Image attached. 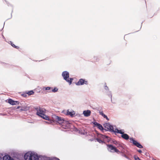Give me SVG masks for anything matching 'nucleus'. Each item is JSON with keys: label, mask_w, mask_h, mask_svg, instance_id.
<instances>
[{"label": "nucleus", "mask_w": 160, "mask_h": 160, "mask_svg": "<svg viewBox=\"0 0 160 160\" xmlns=\"http://www.w3.org/2000/svg\"><path fill=\"white\" fill-rule=\"evenodd\" d=\"M25 160H39V157L38 155L34 152H28L24 156Z\"/></svg>", "instance_id": "obj_1"}, {"label": "nucleus", "mask_w": 160, "mask_h": 160, "mask_svg": "<svg viewBox=\"0 0 160 160\" xmlns=\"http://www.w3.org/2000/svg\"><path fill=\"white\" fill-rule=\"evenodd\" d=\"M54 119L62 126L63 128H66L69 127L70 123L68 121L64 120L63 118L55 116Z\"/></svg>", "instance_id": "obj_2"}, {"label": "nucleus", "mask_w": 160, "mask_h": 160, "mask_svg": "<svg viewBox=\"0 0 160 160\" xmlns=\"http://www.w3.org/2000/svg\"><path fill=\"white\" fill-rule=\"evenodd\" d=\"M35 109L37 111V114L38 115L45 120H49V117L45 115L46 110L45 109L40 107H37L35 108Z\"/></svg>", "instance_id": "obj_3"}, {"label": "nucleus", "mask_w": 160, "mask_h": 160, "mask_svg": "<svg viewBox=\"0 0 160 160\" xmlns=\"http://www.w3.org/2000/svg\"><path fill=\"white\" fill-rule=\"evenodd\" d=\"M62 76L63 78L67 82H68L69 85L71 84L72 80V78H69V74L68 72L67 71H64L62 73Z\"/></svg>", "instance_id": "obj_4"}, {"label": "nucleus", "mask_w": 160, "mask_h": 160, "mask_svg": "<svg viewBox=\"0 0 160 160\" xmlns=\"http://www.w3.org/2000/svg\"><path fill=\"white\" fill-rule=\"evenodd\" d=\"M104 126L105 128V130L107 131H110L112 132H113L114 130V128L109 123L105 124Z\"/></svg>", "instance_id": "obj_5"}, {"label": "nucleus", "mask_w": 160, "mask_h": 160, "mask_svg": "<svg viewBox=\"0 0 160 160\" xmlns=\"http://www.w3.org/2000/svg\"><path fill=\"white\" fill-rule=\"evenodd\" d=\"M107 146L108 147V149L111 152H119V151L118 149H117L115 147H113L111 145H108Z\"/></svg>", "instance_id": "obj_6"}, {"label": "nucleus", "mask_w": 160, "mask_h": 160, "mask_svg": "<svg viewBox=\"0 0 160 160\" xmlns=\"http://www.w3.org/2000/svg\"><path fill=\"white\" fill-rule=\"evenodd\" d=\"M130 141L133 143V144L139 148H142L143 147L138 142L135 140L133 138H130Z\"/></svg>", "instance_id": "obj_7"}, {"label": "nucleus", "mask_w": 160, "mask_h": 160, "mask_svg": "<svg viewBox=\"0 0 160 160\" xmlns=\"http://www.w3.org/2000/svg\"><path fill=\"white\" fill-rule=\"evenodd\" d=\"M84 83L85 84H87V81H85L84 80L82 79H81L76 84L77 85H81L83 84Z\"/></svg>", "instance_id": "obj_8"}, {"label": "nucleus", "mask_w": 160, "mask_h": 160, "mask_svg": "<svg viewBox=\"0 0 160 160\" xmlns=\"http://www.w3.org/2000/svg\"><path fill=\"white\" fill-rule=\"evenodd\" d=\"M8 103L12 105L19 104V102L17 101H14L11 99H9L8 101Z\"/></svg>", "instance_id": "obj_9"}, {"label": "nucleus", "mask_w": 160, "mask_h": 160, "mask_svg": "<svg viewBox=\"0 0 160 160\" xmlns=\"http://www.w3.org/2000/svg\"><path fill=\"white\" fill-rule=\"evenodd\" d=\"M41 159H42V160H60L58 158H57L52 159L49 157H48L44 156H42Z\"/></svg>", "instance_id": "obj_10"}, {"label": "nucleus", "mask_w": 160, "mask_h": 160, "mask_svg": "<svg viewBox=\"0 0 160 160\" xmlns=\"http://www.w3.org/2000/svg\"><path fill=\"white\" fill-rule=\"evenodd\" d=\"M91 113V111L90 110H85L83 111V114L84 116L88 117L89 116Z\"/></svg>", "instance_id": "obj_11"}, {"label": "nucleus", "mask_w": 160, "mask_h": 160, "mask_svg": "<svg viewBox=\"0 0 160 160\" xmlns=\"http://www.w3.org/2000/svg\"><path fill=\"white\" fill-rule=\"evenodd\" d=\"M93 124L95 126H97L98 128L100 130H104V128L100 124L96 122H93Z\"/></svg>", "instance_id": "obj_12"}, {"label": "nucleus", "mask_w": 160, "mask_h": 160, "mask_svg": "<svg viewBox=\"0 0 160 160\" xmlns=\"http://www.w3.org/2000/svg\"><path fill=\"white\" fill-rule=\"evenodd\" d=\"M2 160H14L11 157L8 155H5L2 158Z\"/></svg>", "instance_id": "obj_13"}, {"label": "nucleus", "mask_w": 160, "mask_h": 160, "mask_svg": "<svg viewBox=\"0 0 160 160\" xmlns=\"http://www.w3.org/2000/svg\"><path fill=\"white\" fill-rule=\"evenodd\" d=\"M99 112L100 115H102L103 118H106L107 120H109V119L108 118L107 116L103 113L102 111L99 110Z\"/></svg>", "instance_id": "obj_14"}, {"label": "nucleus", "mask_w": 160, "mask_h": 160, "mask_svg": "<svg viewBox=\"0 0 160 160\" xmlns=\"http://www.w3.org/2000/svg\"><path fill=\"white\" fill-rule=\"evenodd\" d=\"M75 113L73 111L72 112L71 111H69V110H68L67 111L66 114L68 115H70L71 117H72L73 116V115Z\"/></svg>", "instance_id": "obj_15"}, {"label": "nucleus", "mask_w": 160, "mask_h": 160, "mask_svg": "<svg viewBox=\"0 0 160 160\" xmlns=\"http://www.w3.org/2000/svg\"><path fill=\"white\" fill-rule=\"evenodd\" d=\"M113 132L120 133L122 135L124 133V132L122 131V130H119L117 128H115L114 129Z\"/></svg>", "instance_id": "obj_16"}, {"label": "nucleus", "mask_w": 160, "mask_h": 160, "mask_svg": "<svg viewBox=\"0 0 160 160\" xmlns=\"http://www.w3.org/2000/svg\"><path fill=\"white\" fill-rule=\"evenodd\" d=\"M121 137L122 138L126 140H128L129 138L128 135L126 133H124L122 135Z\"/></svg>", "instance_id": "obj_17"}, {"label": "nucleus", "mask_w": 160, "mask_h": 160, "mask_svg": "<svg viewBox=\"0 0 160 160\" xmlns=\"http://www.w3.org/2000/svg\"><path fill=\"white\" fill-rule=\"evenodd\" d=\"M29 109V107L28 106H24L22 107L20 109L21 111H27Z\"/></svg>", "instance_id": "obj_18"}, {"label": "nucleus", "mask_w": 160, "mask_h": 160, "mask_svg": "<svg viewBox=\"0 0 160 160\" xmlns=\"http://www.w3.org/2000/svg\"><path fill=\"white\" fill-rule=\"evenodd\" d=\"M101 137L104 139H107V141L109 140V138L106 136L101 135Z\"/></svg>", "instance_id": "obj_19"}, {"label": "nucleus", "mask_w": 160, "mask_h": 160, "mask_svg": "<svg viewBox=\"0 0 160 160\" xmlns=\"http://www.w3.org/2000/svg\"><path fill=\"white\" fill-rule=\"evenodd\" d=\"M34 92L32 90H31L27 92V93L29 95H30L33 94H34Z\"/></svg>", "instance_id": "obj_20"}, {"label": "nucleus", "mask_w": 160, "mask_h": 160, "mask_svg": "<svg viewBox=\"0 0 160 160\" xmlns=\"http://www.w3.org/2000/svg\"><path fill=\"white\" fill-rule=\"evenodd\" d=\"M58 90V89L57 88H54V89H52L51 90V91L53 92H57Z\"/></svg>", "instance_id": "obj_21"}, {"label": "nucleus", "mask_w": 160, "mask_h": 160, "mask_svg": "<svg viewBox=\"0 0 160 160\" xmlns=\"http://www.w3.org/2000/svg\"><path fill=\"white\" fill-rule=\"evenodd\" d=\"M96 140H97V141L99 142L100 143H102L103 142V141L102 140L99 138H97L96 139Z\"/></svg>", "instance_id": "obj_22"}, {"label": "nucleus", "mask_w": 160, "mask_h": 160, "mask_svg": "<svg viewBox=\"0 0 160 160\" xmlns=\"http://www.w3.org/2000/svg\"><path fill=\"white\" fill-rule=\"evenodd\" d=\"M51 88L50 87H44L43 88V89H45L46 90H50Z\"/></svg>", "instance_id": "obj_23"}, {"label": "nucleus", "mask_w": 160, "mask_h": 160, "mask_svg": "<svg viewBox=\"0 0 160 160\" xmlns=\"http://www.w3.org/2000/svg\"><path fill=\"white\" fill-rule=\"evenodd\" d=\"M134 158L135 160H140V159L138 157H135Z\"/></svg>", "instance_id": "obj_24"}, {"label": "nucleus", "mask_w": 160, "mask_h": 160, "mask_svg": "<svg viewBox=\"0 0 160 160\" xmlns=\"http://www.w3.org/2000/svg\"><path fill=\"white\" fill-rule=\"evenodd\" d=\"M11 42V45L13 47H14V48H17V46H16L14 44H12V43Z\"/></svg>", "instance_id": "obj_25"}, {"label": "nucleus", "mask_w": 160, "mask_h": 160, "mask_svg": "<svg viewBox=\"0 0 160 160\" xmlns=\"http://www.w3.org/2000/svg\"><path fill=\"white\" fill-rule=\"evenodd\" d=\"M104 88L106 90H108V87L107 86H105L104 87Z\"/></svg>", "instance_id": "obj_26"}, {"label": "nucleus", "mask_w": 160, "mask_h": 160, "mask_svg": "<svg viewBox=\"0 0 160 160\" xmlns=\"http://www.w3.org/2000/svg\"><path fill=\"white\" fill-rule=\"evenodd\" d=\"M138 151L139 153H141L142 152V151L141 150H138Z\"/></svg>", "instance_id": "obj_27"}, {"label": "nucleus", "mask_w": 160, "mask_h": 160, "mask_svg": "<svg viewBox=\"0 0 160 160\" xmlns=\"http://www.w3.org/2000/svg\"><path fill=\"white\" fill-rule=\"evenodd\" d=\"M20 108V106H18L17 107V109H18L19 108Z\"/></svg>", "instance_id": "obj_28"}, {"label": "nucleus", "mask_w": 160, "mask_h": 160, "mask_svg": "<svg viewBox=\"0 0 160 160\" xmlns=\"http://www.w3.org/2000/svg\"><path fill=\"white\" fill-rule=\"evenodd\" d=\"M0 160H2V157H1V156H0Z\"/></svg>", "instance_id": "obj_29"}, {"label": "nucleus", "mask_w": 160, "mask_h": 160, "mask_svg": "<svg viewBox=\"0 0 160 160\" xmlns=\"http://www.w3.org/2000/svg\"><path fill=\"white\" fill-rule=\"evenodd\" d=\"M110 96L111 97H112V95H110Z\"/></svg>", "instance_id": "obj_30"}, {"label": "nucleus", "mask_w": 160, "mask_h": 160, "mask_svg": "<svg viewBox=\"0 0 160 160\" xmlns=\"http://www.w3.org/2000/svg\"><path fill=\"white\" fill-rule=\"evenodd\" d=\"M47 122V123H49V122Z\"/></svg>", "instance_id": "obj_31"}]
</instances>
